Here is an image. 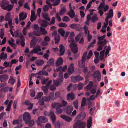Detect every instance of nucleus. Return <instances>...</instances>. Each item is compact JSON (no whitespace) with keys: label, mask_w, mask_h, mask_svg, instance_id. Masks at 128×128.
Returning <instances> with one entry per match:
<instances>
[{"label":"nucleus","mask_w":128,"mask_h":128,"mask_svg":"<svg viewBox=\"0 0 128 128\" xmlns=\"http://www.w3.org/2000/svg\"><path fill=\"white\" fill-rule=\"evenodd\" d=\"M85 60L82 61V59L79 62V66L80 67L83 68L84 67L85 64L84 63V62Z\"/></svg>","instance_id":"e433bc0d"},{"label":"nucleus","mask_w":128,"mask_h":128,"mask_svg":"<svg viewBox=\"0 0 128 128\" xmlns=\"http://www.w3.org/2000/svg\"><path fill=\"white\" fill-rule=\"evenodd\" d=\"M67 104V102L65 101L63 99L62 101V103L60 104L58 103L54 102L52 104V106L53 108H58L62 107L66 105Z\"/></svg>","instance_id":"39448f33"},{"label":"nucleus","mask_w":128,"mask_h":128,"mask_svg":"<svg viewBox=\"0 0 128 128\" xmlns=\"http://www.w3.org/2000/svg\"><path fill=\"white\" fill-rule=\"evenodd\" d=\"M86 98L84 97L83 98L81 102V106H84L86 105Z\"/></svg>","instance_id":"49530a36"},{"label":"nucleus","mask_w":128,"mask_h":128,"mask_svg":"<svg viewBox=\"0 0 128 128\" xmlns=\"http://www.w3.org/2000/svg\"><path fill=\"white\" fill-rule=\"evenodd\" d=\"M56 108V112L57 113L60 114L62 113V109L58 108Z\"/></svg>","instance_id":"338daca9"},{"label":"nucleus","mask_w":128,"mask_h":128,"mask_svg":"<svg viewBox=\"0 0 128 128\" xmlns=\"http://www.w3.org/2000/svg\"><path fill=\"white\" fill-rule=\"evenodd\" d=\"M105 48L106 49V52L105 54V58L106 57L107 55L109 53V52L111 49V48L110 46H108V47H107L105 46Z\"/></svg>","instance_id":"7c9ffc66"},{"label":"nucleus","mask_w":128,"mask_h":128,"mask_svg":"<svg viewBox=\"0 0 128 128\" xmlns=\"http://www.w3.org/2000/svg\"><path fill=\"white\" fill-rule=\"evenodd\" d=\"M40 29L43 35H45L47 34V32L46 30L44 28L40 27Z\"/></svg>","instance_id":"bf43d9fd"},{"label":"nucleus","mask_w":128,"mask_h":128,"mask_svg":"<svg viewBox=\"0 0 128 128\" xmlns=\"http://www.w3.org/2000/svg\"><path fill=\"white\" fill-rule=\"evenodd\" d=\"M41 50L40 47L38 46L37 47L31 50L28 56H30L32 55L33 54L35 53L38 54L39 55H42L43 54V53L42 52L38 53V52L40 51Z\"/></svg>","instance_id":"20e7f679"},{"label":"nucleus","mask_w":128,"mask_h":128,"mask_svg":"<svg viewBox=\"0 0 128 128\" xmlns=\"http://www.w3.org/2000/svg\"><path fill=\"white\" fill-rule=\"evenodd\" d=\"M38 75H43L44 76H48V73L45 71H40L38 73Z\"/></svg>","instance_id":"09e8293b"},{"label":"nucleus","mask_w":128,"mask_h":128,"mask_svg":"<svg viewBox=\"0 0 128 128\" xmlns=\"http://www.w3.org/2000/svg\"><path fill=\"white\" fill-rule=\"evenodd\" d=\"M66 10L64 7H63L60 11V14L62 15L65 13L66 12Z\"/></svg>","instance_id":"6e6d98bb"},{"label":"nucleus","mask_w":128,"mask_h":128,"mask_svg":"<svg viewBox=\"0 0 128 128\" xmlns=\"http://www.w3.org/2000/svg\"><path fill=\"white\" fill-rule=\"evenodd\" d=\"M107 42L106 39H104L103 41H99L97 42V44L99 45L96 50L100 51L102 49L103 46L107 43Z\"/></svg>","instance_id":"423d86ee"},{"label":"nucleus","mask_w":128,"mask_h":128,"mask_svg":"<svg viewBox=\"0 0 128 128\" xmlns=\"http://www.w3.org/2000/svg\"><path fill=\"white\" fill-rule=\"evenodd\" d=\"M48 121V120L44 116L39 117L36 121L38 124L39 125H41V123L46 122Z\"/></svg>","instance_id":"6e6552de"},{"label":"nucleus","mask_w":128,"mask_h":128,"mask_svg":"<svg viewBox=\"0 0 128 128\" xmlns=\"http://www.w3.org/2000/svg\"><path fill=\"white\" fill-rule=\"evenodd\" d=\"M84 29L85 30L86 33V34H88V42H90L92 38V36L90 35V32L89 31L87 30L88 28L86 27H84Z\"/></svg>","instance_id":"6ab92c4d"},{"label":"nucleus","mask_w":128,"mask_h":128,"mask_svg":"<svg viewBox=\"0 0 128 128\" xmlns=\"http://www.w3.org/2000/svg\"><path fill=\"white\" fill-rule=\"evenodd\" d=\"M87 126L88 128H90L92 124V118L91 117H90L87 120Z\"/></svg>","instance_id":"a878e982"},{"label":"nucleus","mask_w":128,"mask_h":128,"mask_svg":"<svg viewBox=\"0 0 128 128\" xmlns=\"http://www.w3.org/2000/svg\"><path fill=\"white\" fill-rule=\"evenodd\" d=\"M8 21V24L10 28V34L12 36H14V33L12 31V30H14V26H12V20L11 19H10Z\"/></svg>","instance_id":"f8f14e48"},{"label":"nucleus","mask_w":128,"mask_h":128,"mask_svg":"<svg viewBox=\"0 0 128 128\" xmlns=\"http://www.w3.org/2000/svg\"><path fill=\"white\" fill-rule=\"evenodd\" d=\"M49 9V7L47 5H45L43 6L42 9L43 11L44 12L47 11Z\"/></svg>","instance_id":"4d7b16f0"},{"label":"nucleus","mask_w":128,"mask_h":128,"mask_svg":"<svg viewBox=\"0 0 128 128\" xmlns=\"http://www.w3.org/2000/svg\"><path fill=\"white\" fill-rule=\"evenodd\" d=\"M43 93L42 92H40L38 93V94L35 98V99H38L40 98L42 96Z\"/></svg>","instance_id":"8fccbe9b"},{"label":"nucleus","mask_w":128,"mask_h":128,"mask_svg":"<svg viewBox=\"0 0 128 128\" xmlns=\"http://www.w3.org/2000/svg\"><path fill=\"white\" fill-rule=\"evenodd\" d=\"M100 74V71L99 70H97L94 72L93 74V76L94 78H96V77Z\"/></svg>","instance_id":"79ce46f5"},{"label":"nucleus","mask_w":128,"mask_h":128,"mask_svg":"<svg viewBox=\"0 0 128 128\" xmlns=\"http://www.w3.org/2000/svg\"><path fill=\"white\" fill-rule=\"evenodd\" d=\"M15 82L16 81L15 79L12 76H10L8 82V83L13 85L14 84Z\"/></svg>","instance_id":"72a5a7b5"},{"label":"nucleus","mask_w":128,"mask_h":128,"mask_svg":"<svg viewBox=\"0 0 128 128\" xmlns=\"http://www.w3.org/2000/svg\"><path fill=\"white\" fill-rule=\"evenodd\" d=\"M42 99L43 101L44 102H49L50 101L49 97L47 96L43 97Z\"/></svg>","instance_id":"13d9d810"},{"label":"nucleus","mask_w":128,"mask_h":128,"mask_svg":"<svg viewBox=\"0 0 128 128\" xmlns=\"http://www.w3.org/2000/svg\"><path fill=\"white\" fill-rule=\"evenodd\" d=\"M100 91L99 90H98L96 93V94L95 96H94L93 95H91L88 98V100H95V98H97L98 96L100 94Z\"/></svg>","instance_id":"a211bd4d"},{"label":"nucleus","mask_w":128,"mask_h":128,"mask_svg":"<svg viewBox=\"0 0 128 128\" xmlns=\"http://www.w3.org/2000/svg\"><path fill=\"white\" fill-rule=\"evenodd\" d=\"M12 101L11 100L10 101L9 103L8 104V106L6 108V110L8 111H9L10 109V107L12 105Z\"/></svg>","instance_id":"603ef678"},{"label":"nucleus","mask_w":128,"mask_h":128,"mask_svg":"<svg viewBox=\"0 0 128 128\" xmlns=\"http://www.w3.org/2000/svg\"><path fill=\"white\" fill-rule=\"evenodd\" d=\"M93 55V53L92 50H90L88 54V56H87V58L88 59H89Z\"/></svg>","instance_id":"0e129e2a"},{"label":"nucleus","mask_w":128,"mask_h":128,"mask_svg":"<svg viewBox=\"0 0 128 128\" xmlns=\"http://www.w3.org/2000/svg\"><path fill=\"white\" fill-rule=\"evenodd\" d=\"M105 52V50H103L101 51L100 53V58L101 60H104V55Z\"/></svg>","instance_id":"473e14b6"},{"label":"nucleus","mask_w":128,"mask_h":128,"mask_svg":"<svg viewBox=\"0 0 128 128\" xmlns=\"http://www.w3.org/2000/svg\"><path fill=\"white\" fill-rule=\"evenodd\" d=\"M19 19L20 21L23 20L26 18L27 15L25 12H22L19 14Z\"/></svg>","instance_id":"4468645a"},{"label":"nucleus","mask_w":128,"mask_h":128,"mask_svg":"<svg viewBox=\"0 0 128 128\" xmlns=\"http://www.w3.org/2000/svg\"><path fill=\"white\" fill-rule=\"evenodd\" d=\"M108 16L110 18H112L113 16V12L112 9H110L108 13Z\"/></svg>","instance_id":"4c0bfd02"},{"label":"nucleus","mask_w":128,"mask_h":128,"mask_svg":"<svg viewBox=\"0 0 128 128\" xmlns=\"http://www.w3.org/2000/svg\"><path fill=\"white\" fill-rule=\"evenodd\" d=\"M52 81L51 80H49L46 86H42V90L45 92H47L48 90V86L52 83Z\"/></svg>","instance_id":"ddd939ff"},{"label":"nucleus","mask_w":128,"mask_h":128,"mask_svg":"<svg viewBox=\"0 0 128 128\" xmlns=\"http://www.w3.org/2000/svg\"><path fill=\"white\" fill-rule=\"evenodd\" d=\"M88 53L87 52H85L84 53L82 56V60L84 61L85 60L86 58L87 54Z\"/></svg>","instance_id":"69168bd1"},{"label":"nucleus","mask_w":128,"mask_h":128,"mask_svg":"<svg viewBox=\"0 0 128 128\" xmlns=\"http://www.w3.org/2000/svg\"><path fill=\"white\" fill-rule=\"evenodd\" d=\"M74 64H72L69 66V68L68 69V74H72L74 70Z\"/></svg>","instance_id":"dca6fc26"},{"label":"nucleus","mask_w":128,"mask_h":128,"mask_svg":"<svg viewBox=\"0 0 128 128\" xmlns=\"http://www.w3.org/2000/svg\"><path fill=\"white\" fill-rule=\"evenodd\" d=\"M86 114L85 112H82L80 113L76 117L75 120H78L80 118L82 120H84L86 117Z\"/></svg>","instance_id":"9d476101"},{"label":"nucleus","mask_w":128,"mask_h":128,"mask_svg":"<svg viewBox=\"0 0 128 128\" xmlns=\"http://www.w3.org/2000/svg\"><path fill=\"white\" fill-rule=\"evenodd\" d=\"M67 14L72 18H74L75 15L74 12L72 9L70 10V11L67 12Z\"/></svg>","instance_id":"cd10ccee"},{"label":"nucleus","mask_w":128,"mask_h":128,"mask_svg":"<svg viewBox=\"0 0 128 128\" xmlns=\"http://www.w3.org/2000/svg\"><path fill=\"white\" fill-rule=\"evenodd\" d=\"M48 64L46 65L43 68V70H44L46 68H47L48 67H49V64H50V65H52L53 64H54V60L53 58L50 59L48 61Z\"/></svg>","instance_id":"4be33fe9"},{"label":"nucleus","mask_w":128,"mask_h":128,"mask_svg":"<svg viewBox=\"0 0 128 128\" xmlns=\"http://www.w3.org/2000/svg\"><path fill=\"white\" fill-rule=\"evenodd\" d=\"M60 36L59 35L56 34L55 35V40L56 43H58L60 41Z\"/></svg>","instance_id":"c9c22d12"},{"label":"nucleus","mask_w":128,"mask_h":128,"mask_svg":"<svg viewBox=\"0 0 128 128\" xmlns=\"http://www.w3.org/2000/svg\"><path fill=\"white\" fill-rule=\"evenodd\" d=\"M8 75L3 74L0 75V80L2 82H5L8 79Z\"/></svg>","instance_id":"f3484780"},{"label":"nucleus","mask_w":128,"mask_h":128,"mask_svg":"<svg viewBox=\"0 0 128 128\" xmlns=\"http://www.w3.org/2000/svg\"><path fill=\"white\" fill-rule=\"evenodd\" d=\"M5 0H3L0 4V6L2 8L8 11L11 10L12 9L14 5L8 4L7 2H5Z\"/></svg>","instance_id":"7ed1b4c3"},{"label":"nucleus","mask_w":128,"mask_h":128,"mask_svg":"<svg viewBox=\"0 0 128 128\" xmlns=\"http://www.w3.org/2000/svg\"><path fill=\"white\" fill-rule=\"evenodd\" d=\"M42 16L46 20L48 21H50V18L49 16V14L46 13H44L42 14Z\"/></svg>","instance_id":"393cba45"},{"label":"nucleus","mask_w":128,"mask_h":128,"mask_svg":"<svg viewBox=\"0 0 128 128\" xmlns=\"http://www.w3.org/2000/svg\"><path fill=\"white\" fill-rule=\"evenodd\" d=\"M58 32L62 36H64L65 33V31L62 28L59 29L58 30Z\"/></svg>","instance_id":"de8ad7c7"},{"label":"nucleus","mask_w":128,"mask_h":128,"mask_svg":"<svg viewBox=\"0 0 128 128\" xmlns=\"http://www.w3.org/2000/svg\"><path fill=\"white\" fill-rule=\"evenodd\" d=\"M79 124L80 128H84L86 125L85 122H80L79 121Z\"/></svg>","instance_id":"37998d69"},{"label":"nucleus","mask_w":128,"mask_h":128,"mask_svg":"<svg viewBox=\"0 0 128 128\" xmlns=\"http://www.w3.org/2000/svg\"><path fill=\"white\" fill-rule=\"evenodd\" d=\"M105 4L104 1H102L100 4V5L97 8V9L98 10V13L100 14V16H102L104 14L103 8H104V12L107 11L109 8L108 6L106 5L104 6Z\"/></svg>","instance_id":"f257e3e1"},{"label":"nucleus","mask_w":128,"mask_h":128,"mask_svg":"<svg viewBox=\"0 0 128 128\" xmlns=\"http://www.w3.org/2000/svg\"><path fill=\"white\" fill-rule=\"evenodd\" d=\"M98 18L97 17V15L96 14L94 15L91 18L92 21L94 22H96L98 20Z\"/></svg>","instance_id":"58836bf2"},{"label":"nucleus","mask_w":128,"mask_h":128,"mask_svg":"<svg viewBox=\"0 0 128 128\" xmlns=\"http://www.w3.org/2000/svg\"><path fill=\"white\" fill-rule=\"evenodd\" d=\"M44 114L46 116H50L53 123H54L56 119V116L53 112L50 111V112H49L46 111L44 112Z\"/></svg>","instance_id":"0eeeda50"},{"label":"nucleus","mask_w":128,"mask_h":128,"mask_svg":"<svg viewBox=\"0 0 128 128\" xmlns=\"http://www.w3.org/2000/svg\"><path fill=\"white\" fill-rule=\"evenodd\" d=\"M73 108L72 106H68L66 110V112L67 114L69 115L70 114L73 110Z\"/></svg>","instance_id":"b1692460"},{"label":"nucleus","mask_w":128,"mask_h":128,"mask_svg":"<svg viewBox=\"0 0 128 128\" xmlns=\"http://www.w3.org/2000/svg\"><path fill=\"white\" fill-rule=\"evenodd\" d=\"M67 69V66L65 65L64 67L62 68L61 66H60L54 70L55 72L56 71H64L66 70Z\"/></svg>","instance_id":"412c9836"},{"label":"nucleus","mask_w":128,"mask_h":128,"mask_svg":"<svg viewBox=\"0 0 128 128\" xmlns=\"http://www.w3.org/2000/svg\"><path fill=\"white\" fill-rule=\"evenodd\" d=\"M31 116L30 114L28 112L25 113L23 115V120L26 124L28 123V121L30 119Z\"/></svg>","instance_id":"1a4fd4ad"},{"label":"nucleus","mask_w":128,"mask_h":128,"mask_svg":"<svg viewBox=\"0 0 128 128\" xmlns=\"http://www.w3.org/2000/svg\"><path fill=\"white\" fill-rule=\"evenodd\" d=\"M70 27L72 28H75L78 31H80L81 29V27L79 26V25L77 24H74L70 26Z\"/></svg>","instance_id":"2eb2a0df"},{"label":"nucleus","mask_w":128,"mask_h":128,"mask_svg":"<svg viewBox=\"0 0 128 128\" xmlns=\"http://www.w3.org/2000/svg\"><path fill=\"white\" fill-rule=\"evenodd\" d=\"M63 62V59L61 58H60L58 59L56 62V66L60 65L62 64Z\"/></svg>","instance_id":"2f4dec72"},{"label":"nucleus","mask_w":128,"mask_h":128,"mask_svg":"<svg viewBox=\"0 0 128 128\" xmlns=\"http://www.w3.org/2000/svg\"><path fill=\"white\" fill-rule=\"evenodd\" d=\"M60 56L63 55L65 52V47L62 44H61L60 46Z\"/></svg>","instance_id":"aec40b11"},{"label":"nucleus","mask_w":128,"mask_h":128,"mask_svg":"<svg viewBox=\"0 0 128 128\" xmlns=\"http://www.w3.org/2000/svg\"><path fill=\"white\" fill-rule=\"evenodd\" d=\"M14 40L12 38H11L8 41V44L12 46L15 47L16 46V44L14 43Z\"/></svg>","instance_id":"bb28decb"},{"label":"nucleus","mask_w":128,"mask_h":128,"mask_svg":"<svg viewBox=\"0 0 128 128\" xmlns=\"http://www.w3.org/2000/svg\"><path fill=\"white\" fill-rule=\"evenodd\" d=\"M62 20L64 22H68L70 20V19L67 16H65L63 18Z\"/></svg>","instance_id":"e2e57ef3"},{"label":"nucleus","mask_w":128,"mask_h":128,"mask_svg":"<svg viewBox=\"0 0 128 128\" xmlns=\"http://www.w3.org/2000/svg\"><path fill=\"white\" fill-rule=\"evenodd\" d=\"M8 87L3 88L1 89L0 91L2 92H6L8 91Z\"/></svg>","instance_id":"774afa93"},{"label":"nucleus","mask_w":128,"mask_h":128,"mask_svg":"<svg viewBox=\"0 0 128 128\" xmlns=\"http://www.w3.org/2000/svg\"><path fill=\"white\" fill-rule=\"evenodd\" d=\"M54 92H52L50 93L49 94V98H50V100H54V99L55 98L54 96Z\"/></svg>","instance_id":"3c124183"},{"label":"nucleus","mask_w":128,"mask_h":128,"mask_svg":"<svg viewBox=\"0 0 128 128\" xmlns=\"http://www.w3.org/2000/svg\"><path fill=\"white\" fill-rule=\"evenodd\" d=\"M67 99L69 100H72L74 98V94L72 92L68 94L67 96Z\"/></svg>","instance_id":"c85d7f7f"},{"label":"nucleus","mask_w":128,"mask_h":128,"mask_svg":"<svg viewBox=\"0 0 128 128\" xmlns=\"http://www.w3.org/2000/svg\"><path fill=\"white\" fill-rule=\"evenodd\" d=\"M78 120H75V121H76V122H75L74 124V128H80L79 121Z\"/></svg>","instance_id":"ea45409f"},{"label":"nucleus","mask_w":128,"mask_h":128,"mask_svg":"<svg viewBox=\"0 0 128 128\" xmlns=\"http://www.w3.org/2000/svg\"><path fill=\"white\" fill-rule=\"evenodd\" d=\"M27 124H28L29 126H31L34 125V122L33 120H30L28 121V123Z\"/></svg>","instance_id":"680f3d73"},{"label":"nucleus","mask_w":128,"mask_h":128,"mask_svg":"<svg viewBox=\"0 0 128 128\" xmlns=\"http://www.w3.org/2000/svg\"><path fill=\"white\" fill-rule=\"evenodd\" d=\"M36 63L37 65L40 66L44 63V61L42 60H38L36 61Z\"/></svg>","instance_id":"a18cd8bd"},{"label":"nucleus","mask_w":128,"mask_h":128,"mask_svg":"<svg viewBox=\"0 0 128 128\" xmlns=\"http://www.w3.org/2000/svg\"><path fill=\"white\" fill-rule=\"evenodd\" d=\"M68 42L71 43L69 46L73 52L74 53H77L78 51V48L77 45L75 44L73 38H70Z\"/></svg>","instance_id":"f03ea898"},{"label":"nucleus","mask_w":128,"mask_h":128,"mask_svg":"<svg viewBox=\"0 0 128 128\" xmlns=\"http://www.w3.org/2000/svg\"><path fill=\"white\" fill-rule=\"evenodd\" d=\"M33 34L36 36H39L41 35V34L39 30L37 31H34L33 32Z\"/></svg>","instance_id":"5fc2aeb1"},{"label":"nucleus","mask_w":128,"mask_h":128,"mask_svg":"<svg viewBox=\"0 0 128 128\" xmlns=\"http://www.w3.org/2000/svg\"><path fill=\"white\" fill-rule=\"evenodd\" d=\"M94 84V83L93 82L90 81L88 84L85 87V88L87 90H90L93 86Z\"/></svg>","instance_id":"c756f323"},{"label":"nucleus","mask_w":128,"mask_h":128,"mask_svg":"<svg viewBox=\"0 0 128 128\" xmlns=\"http://www.w3.org/2000/svg\"><path fill=\"white\" fill-rule=\"evenodd\" d=\"M7 58V55L6 54H5L4 52H2L1 53L0 56V58L1 59H6Z\"/></svg>","instance_id":"f704fd0d"},{"label":"nucleus","mask_w":128,"mask_h":128,"mask_svg":"<svg viewBox=\"0 0 128 128\" xmlns=\"http://www.w3.org/2000/svg\"><path fill=\"white\" fill-rule=\"evenodd\" d=\"M60 116L62 118L68 122H70L72 120L71 118L64 115H60Z\"/></svg>","instance_id":"5701e85b"},{"label":"nucleus","mask_w":128,"mask_h":128,"mask_svg":"<svg viewBox=\"0 0 128 128\" xmlns=\"http://www.w3.org/2000/svg\"><path fill=\"white\" fill-rule=\"evenodd\" d=\"M37 41V40L35 38H34L31 41L30 46L31 47H34L35 46L36 43Z\"/></svg>","instance_id":"c03bdc74"},{"label":"nucleus","mask_w":128,"mask_h":128,"mask_svg":"<svg viewBox=\"0 0 128 128\" xmlns=\"http://www.w3.org/2000/svg\"><path fill=\"white\" fill-rule=\"evenodd\" d=\"M58 26L59 27H65L67 26V24L66 23L63 22L59 23Z\"/></svg>","instance_id":"052dcab7"},{"label":"nucleus","mask_w":128,"mask_h":128,"mask_svg":"<svg viewBox=\"0 0 128 128\" xmlns=\"http://www.w3.org/2000/svg\"><path fill=\"white\" fill-rule=\"evenodd\" d=\"M24 39L23 36L20 37V40H18L17 39L16 40V43L18 44H20L21 46H24L25 45L24 42Z\"/></svg>","instance_id":"9b49d317"},{"label":"nucleus","mask_w":128,"mask_h":128,"mask_svg":"<svg viewBox=\"0 0 128 128\" xmlns=\"http://www.w3.org/2000/svg\"><path fill=\"white\" fill-rule=\"evenodd\" d=\"M10 15L11 14L10 12H9L6 14L5 17V20H9L10 19Z\"/></svg>","instance_id":"a19ab883"},{"label":"nucleus","mask_w":128,"mask_h":128,"mask_svg":"<svg viewBox=\"0 0 128 128\" xmlns=\"http://www.w3.org/2000/svg\"><path fill=\"white\" fill-rule=\"evenodd\" d=\"M48 22L45 20H43L42 22L41 23V26L46 27L47 26Z\"/></svg>","instance_id":"864d4df0"}]
</instances>
